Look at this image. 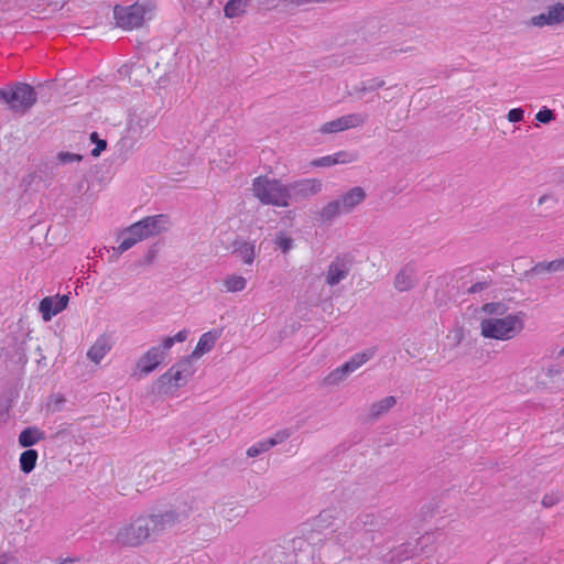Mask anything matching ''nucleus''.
Here are the masks:
<instances>
[{
  "label": "nucleus",
  "instance_id": "1",
  "mask_svg": "<svg viewBox=\"0 0 564 564\" xmlns=\"http://www.w3.org/2000/svg\"><path fill=\"white\" fill-rule=\"evenodd\" d=\"M479 328L484 338L501 341L511 340L524 329V313L518 312L505 317L482 318Z\"/></svg>",
  "mask_w": 564,
  "mask_h": 564
},
{
  "label": "nucleus",
  "instance_id": "2",
  "mask_svg": "<svg viewBox=\"0 0 564 564\" xmlns=\"http://www.w3.org/2000/svg\"><path fill=\"white\" fill-rule=\"evenodd\" d=\"M364 187L355 186L336 199L330 200L316 213V219L322 224H330L340 215L352 213L366 199Z\"/></svg>",
  "mask_w": 564,
  "mask_h": 564
},
{
  "label": "nucleus",
  "instance_id": "3",
  "mask_svg": "<svg viewBox=\"0 0 564 564\" xmlns=\"http://www.w3.org/2000/svg\"><path fill=\"white\" fill-rule=\"evenodd\" d=\"M121 490L128 495L130 487H134L137 492H143L151 488L156 481V466L152 463L137 462L127 468L120 470Z\"/></svg>",
  "mask_w": 564,
  "mask_h": 564
},
{
  "label": "nucleus",
  "instance_id": "4",
  "mask_svg": "<svg viewBox=\"0 0 564 564\" xmlns=\"http://www.w3.org/2000/svg\"><path fill=\"white\" fill-rule=\"evenodd\" d=\"M252 192L263 205L288 207L286 185L280 180L258 176L252 181Z\"/></svg>",
  "mask_w": 564,
  "mask_h": 564
},
{
  "label": "nucleus",
  "instance_id": "5",
  "mask_svg": "<svg viewBox=\"0 0 564 564\" xmlns=\"http://www.w3.org/2000/svg\"><path fill=\"white\" fill-rule=\"evenodd\" d=\"M153 8L150 1H137L126 7L117 4L113 8L116 24L127 31L141 28Z\"/></svg>",
  "mask_w": 564,
  "mask_h": 564
},
{
  "label": "nucleus",
  "instance_id": "6",
  "mask_svg": "<svg viewBox=\"0 0 564 564\" xmlns=\"http://www.w3.org/2000/svg\"><path fill=\"white\" fill-rule=\"evenodd\" d=\"M194 372L195 370L191 357H184L159 377V392L167 394L184 387L193 377Z\"/></svg>",
  "mask_w": 564,
  "mask_h": 564
},
{
  "label": "nucleus",
  "instance_id": "7",
  "mask_svg": "<svg viewBox=\"0 0 564 564\" xmlns=\"http://www.w3.org/2000/svg\"><path fill=\"white\" fill-rule=\"evenodd\" d=\"M37 100L35 89L26 83H14L8 89L7 104L9 109L17 113L28 112Z\"/></svg>",
  "mask_w": 564,
  "mask_h": 564
},
{
  "label": "nucleus",
  "instance_id": "8",
  "mask_svg": "<svg viewBox=\"0 0 564 564\" xmlns=\"http://www.w3.org/2000/svg\"><path fill=\"white\" fill-rule=\"evenodd\" d=\"M154 532L148 517H140L129 525L122 528L117 540L127 546H138L147 541Z\"/></svg>",
  "mask_w": 564,
  "mask_h": 564
},
{
  "label": "nucleus",
  "instance_id": "9",
  "mask_svg": "<svg viewBox=\"0 0 564 564\" xmlns=\"http://www.w3.org/2000/svg\"><path fill=\"white\" fill-rule=\"evenodd\" d=\"M322 189L323 183L318 178H304L290 183L286 185V191L289 194L288 206L291 204V202L308 199L319 194Z\"/></svg>",
  "mask_w": 564,
  "mask_h": 564
},
{
  "label": "nucleus",
  "instance_id": "10",
  "mask_svg": "<svg viewBox=\"0 0 564 564\" xmlns=\"http://www.w3.org/2000/svg\"><path fill=\"white\" fill-rule=\"evenodd\" d=\"M367 119L368 116L366 113H348L332 121L325 122L319 127L318 131L322 134L337 133L361 127L366 123Z\"/></svg>",
  "mask_w": 564,
  "mask_h": 564
},
{
  "label": "nucleus",
  "instance_id": "11",
  "mask_svg": "<svg viewBox=\"0 0 564 564\" xmlns=\"http://www.w3.org/2000/svg\"><path fill=\"white\" fill-rule=\"evenodd\" d=\"M167 223L166 215L148 216L132 224V232L138 234V238L144 240L165 231Z\"/></svg>",
  "mask_w": 564,
  "mask_h": 564
},
{
  "label": "nucleus",
  "instance_id": "12",
  "mask_svg": "<svg viewBox=\"0 0 564 564\" xmlns=\"http://www.w3.org/2000/svg\"><path fill=\"white\" fill-rule=\"evenodd\" d=\"M164 351L161 347H151L144 352L135 365V371L132 373L137 379H141L154 371L164 361Z\"/></svg>",
  "mask_w": 564,
  "mask_h": 564
},
{
  "label": "nucleus",
  "instance_id": "13",
  "mask_svg": "<svg viewBox=\"0 0 564 564\" xmlns=\"http://www.w3.org/2000/svg\"><path fill=\"white\" fill-rule=\"evenodd\" d=\"M563 368L557 364H551L542 370L541 377L536 380L538 389L558 391L563 386Z\"/></svg>",
  "mask_w": 564,
  "mask_h": 564
},
{
  "label": "nucleus",
  "instance_id": "14",
  "mask_svg": "<svg viewBox=\"0 0 564 564\" xmlns=\"http://www.w3.org/2000/svg\"><path fill=\"white\" fill-rule=\"evenodd\" d=\"M68 301L69 297L66 294L46 296L42 299L39 304V311L42 314V318L45 322L51 321L55 315H57L58 313L66 308Z\"/></svg>",
  "mask_w": 564,
  "mask_h": 564
},
{
  "label": "nucleus",
  "instance_id": "15",
  "mask_svg": "<svg viewBox=\"0 0 564 564\" xmlns=\"http://www.w3.org/2000/svg\"><path fill=\"white\" fill-rule=\"evenodd\" d=\"M350 262L345 258L336 257L328 265L325 274V283L335 286L345 280L350 272Z\"/></svg>",
  "mask_w": 564,
  "mask_h": 564
},
{
  "label": "nucleus",
  "instance_id": "16",
  "mask_svg": "<svg viewBox=\"0 0 564 564\" xmlns=\"http://www.w3.org/2000/svg\"><path fill=\"white\" fill-rule=\"evenodd\" d=\"M231 253L239 258L243 264L251 265L256 259V246L253 242L235 239Z\"/></svg>",
  "mask_w": 564,
  "mask_h": 564
},
{
  "label": "nucleus",
  "instance_id": "17",
  "mask_svg": "<svg viewBox=\"0 0 564 564\" xmlns=\"http://www.w3.org/2000/svg\"><path fill=\"white\" fill-rule=\"evenodd\" d=\"M557 272H564V257L551 261L538 262L527 271V275L543 276L545 274H554Z\"/></svg>",
  "mask_w": 564,
  "mask_h": 564
},
{
  "label": "nucleus",
  "instance_id": "18",
  "mask_svg": "<svg viewBox=\"0 0 564 564\" xmlns=\"http://www.w3.org/2000/svg\"><path fill=\"white\" fill-rule=\"evenodd\" d=\"M148 518L154 534H159L164 530L172 528L178 521V514L172 510L160 514H151Z\"/></svg>",
  "mask_w": 564,
  "mask_h": 564
},
{
  "label": "nucleus",
  "instance_id": "19",
  "mask_svg": "<svg viewBox=\"0 0 564 564\" xmlns=\"http://www.w3.org/2000/svg\"><path fill=\"white\" fill-rule=\"evenodd\" d=\"M416 284L415 269L406 264L404 265L394 278L393 285L399 292H406L412 290Z\"/></svg>",
  "mask_w": 564,
  "mask_h": 564
},
{
  "label": "nucleus",
  "instance_id": "20",
  "mask_svg": "<svg viewBox=\"0 0 564 564\" xmlns=\"http://www.w3.org/2000/svg\"><path fill=\"white\" fill-rule=\"evenodd\" d=\"M126 74L134 85H142L150 79V67L143 61L138 59L130 64Z\"/></svg>",
  "mask_w": 564,
  "mask_h": 564
},
{
  "label": "nucleus",
  "instance_id": "21",
  "mask_svg": "<svg viewBox=\"0 0 564 564\" xmlns=\"http://www.w3.org/2000/svg\"><path fill=\"white\" fill-rule=\"evenodd\" d=\"M382 525V519L372 512H361L355 519V527H362L365 532L377 531Z\"/></svg>",
  "mask_w": 564,
  "mask_h": 564
},
{
  "label": "nucleus",
  "instance_id": "22",
  "mask_svg": "<svg viewBox=\"0 0 564 564\" xmlns=\"http://www.w3.org/2000/svg\"><path fill=\"white\" fill-rule=\"evenodd\" d=\"M217 338H218V335H217L216 332L204 333L200 336V338H199L195 349L193 350L192 355L189 356L191 359L199 358L204 354L210 351L213 349V347L215 346V344L217 341Z\"/></svg>",
  "mask_w": 564,
  "mask_h": 564
},
{
  "label": "nucleus",
  "instance_id": "23",
  "mask_svg": "<svg viewBox=\"0 0 564 564\" xmlns=\"http://www.w3.org/2000/svg\"><path fill=\"white\" fill-rule=\"evenodd\" d=\"M111 346L108 337L100 336L94 343V345L88 349L87 357L94 361L95 364H99L100 360L106 356V354L110 350Z\"/></svg>",
  "mask_w": 564,
  "mask_h": 564
},
{
  "label": "nucleus",
  "instance_id": "24",
  "mask_svg": "<svg viewBox=\"0 0 564 564\" xmlns=\"http://www.w3.org/2000/svg\"><path fill=\"white\" fill-rule=\"evenodd\" d=\"M397 403V399L393 395L386 397L377 402H373L369 408V416L371 420H378Z\"/></svg>",
  "mask_w": 564,
  "mask_h": 564
},
{
  "label": "nucleus",
  "instance_id": "25",
  "mask_svg": "<svg viewBox=\"0 0 564 564\" xmlns=\"http://www.w3.org/2000/svg\"><path fill=\"white\" fill-rule=\"evenodd\" d=\"M45 438L44 432L35 426L24 429L19 435V444L22 447H31Z\"/></svg>",
  "mask_w": 564,
  "mask_h": 564
},
{
  "label": "nucleus",
  "instance_id": "26",
  "mask_svg": "<svg viewBox=\"0 0 564 564\" xmlns=\"http://www.w3.org/2000/svg\"><path fill=\"white\" fill-rule=\"evenodd\" d=\"M248 0H228L224 7V14L228 19L241 17L246 13Z\"/></svg>",
  "mask_w": 564,
  "mask_h": 564
},
{
  "label": "nucleus",
  "instance_id": "27",
  "mask_svg": "<svg viewBox=\"0 0 564 564\" xmlns=\"http://www.w3.org/2000/svg\"><path fill=\"white\" fill-rule=\"evenodd\" d=\"M226 292H241L247 286V280L242 275L230 274L223 280Z\"/></svg>",
  "mask_w": 564,
  "mask_h": 564
},
{
  "label": "nucleus",
  "instance_id": "28",
  "mask_svg": "<svg viewBox=\"0 0 564 564\" xmlns=\"http://www.w3.org/2000/svg\"><path fill=\"white\" fill-rule=\"evenodd\" d=\"M37 452L35 449H26L20 456V468L23 473L30 474L36 465Z\"/></svg>",
  "mask_w": 564,
  "mask_h": 564
},
{
  "label": "nucleus",
  "instance_id": "29",
  "mask_svg": "<svg viewBox=\"0 0 564 564\" xmlns=\"http://www.w3.org/2000/svg\"><path fill=\"white\" fill-rule=\"evenodd\" d=\"M351 372L345 364L330 371L324 379L326 386H336L344 381Z\"/></svg>",
  "mask_w": 564,
  "mask_h": 564
},
{
  "label": "nucleus",
  "instance_id": "30",
  "mask_svg": "<svg viewBox=\"0 0 564 564\" xmlns=\"http://www.w3.org/2000/svg\"><path fill=\"white\" fill-rule=\"evenodd\" d=\"M138 234L132 232V225L123 232V238L120 245L118 246L117 250L118 252L122 253L130 248H132L137 242L141 241L142 239L138 238Z\"/></svg>",
  "mask_w": 564,
  "mask_h": 564
},
{
  "label": "nucleus",
  "instance_id": "31",
  "mask_svg": "<svg viewBox=\"0 0 564 564\" xmlns=\"http://www.w3.org/2000/svg\"><path fill=\"white\" fill-rule=\"evenodd\" d=\"M373 351H364L354 355L348 361L345 362L348 366L350 372H354L364 364H366L370 358H372Z\"/></svg>",
  "mask_w": 564,
  "mask_h": 564
},
{
  "label": "nucleus",
  "instance_id": "32",
  "mask_svg": "<svg viewBox=\"0 0 564 564\" xmlns=\"http://www.w3.org/2000/svg\"><path fill=\"white\" fill-rule=\"evenodd\" d=\"M187 336H188V332L186 329L180 330L176 335L164 338V340L162 341V344L159 347L162 348V350L164 351V355H165L166 351L176 341L177 343H183V341H185L187 339Z\"/></svg>",
  "mask_w": 564,
  "mask_h": 564
},
{
  "label": "nucleus",
  "instance_id": "33",
  "mask_svg": "<svg viewBox=\"0 0 564 564\" xmlns=\"http://www.w3.org/2000/svg\"><path fill=\"white\" fill-rule=\"evenodd\" d=\"M383 86H384V80L379 79V78H373L369 82L368 85H366L365 83H361L360 85L355 86L354 89H355L356 94H358L359 96H362L367 91H373L379 88H382Z\"/></svg>",
  "mask_w": 564,
  "mask_h": 564
},
{
  "label": "nucleus",
  "instance_id": "34",
  "mask_svg": "<svg viewBox=\"0 0 564 564\" xmlns=\"http://www.w3.org/2000/svg\"><path fill=\"white\" fill-rule=\"evenodd\" d=\"M507 311V307L503 303H499V302H490V303H486L481 306V312L488 314V315H494L495 317H498V316H501L506 313Z\"/></svg>",
  "mask_w": 564,
  "mask_h": 564
},
{
  "label": "nucleus",
  "instance_id": "35",
  "mask_svg": "<svg viewBox=\"0 0 564 564\" xmlns=\"http://www.w3.org/2000/svg\"><path fill=\"white\" fill-rule=\"evenodd\" d=\"M274 243L283 253H288L293 248L294 240L281 231L276 234Z\"/></svg>",
  "mask_w": 564,
  "mask_h": 564
},
{
  "label": "nucleus",
  "instance_id": "36",
  "mask_svg": "<svg viewBox=\"0 0 564 564\" xmlns=\"http://www.w3.org/2000/svg\"><path fill=\"white\" fill-rule=\"evenodd\" d=\"M243 514H245V509L242 506L225 507L221 510L223 518L228 521H234L238 518H241Z\"/></svg>",
  "mask_w": 564,
  "mask_h": 564
},
{
  "label": "nucleus",
  "instance_id": "37",
  "mask_svg": "<svg viewBox=\"0 0 564 564\" xmlns=\"http://www.w3.org/2000/svg\"><path fill=\"white\" fill-rule=\"evenodd\" d=\"M549 13L551 14V19L553 20L554 24H561L564 23V4L557 2L554 6H550L547 8Z\"/></svg>",
  "mask_w": 564,
  "mask_h": 564
},
{
  "label": "nucleus",
  "instance_id": "38",
  "mask_svg": "<svg viewBox=\"0 0 564 564\" xmlns=\"http://www.w3.org/2000/svg\"><path fill=\"white\" fill-rule=\"evenodd\" d=\"M270 448V446L268 445L267 441L263 440L261 442H258L256 443L254 445L250 446L246 454L248 457L250 458H253V457H257L265 452H268Z\"/></svg>",
  "mask_w": 564,
  "mask_h": 564
},
{
  "label": "nucleus",
  "instance_id": "39",
  "mask_svg": "<svg viewBox=\"0 0 564 564\" xmlns=\"http://www.w3.org/2000/svg\"><path fill=\"white\" fill-rule=\"evenodd\" d=\"M549 17H551L549 11L546 13L534 15L530 19V24L538 28H543L545 25H555L553 20Z\"/></svg>",
  "mask_w": 564,
  "mask_h": 564
},
{
  "label": "nucleus",
  "instance_id": "40",
  "mask_svg": "<svg viewBox=\"0 0 564 564\" xmlns=\"http://www.w3.org/2000/svg\"><path fill=\"white\" fill-rule=\"evenodd\" d=\"M56 159L61 164H69L73 162H80L83 160V155L68 151H61L57 153Z\"/></svg>",
  "mask_w": 564,
  "mask_h": 564
},
{
  "label": "nucleus",
  "instance_id": "41",
  "mask_svg": "<svg viewBox=\"0 0 564 564\" xmlns=\"http://www.w3.org/2000/svg\"><path fill=\"white\" fill-rule=\"evenodd\" d=\"M290 436H291V433L289 430H280L272 437L267 438L265 441H267L268 445L270 446V448H272L275 445L283 443Z\"/></svg>",
  "mask_w": 564,
  "mask_h": 564
},
{
  "label": "nucleus",
  "instance_id": "42",
  "mask_svg": "<svg viewBox=\"0 0 564 564\" xmlns=\"http://www.w3.org/2000/svg\"><path fill=\"white\" fill-rule=\"evenodd\" d=\"M354 538L355 536L347 529H345L344 531H340L336 534V542L341 546L351 550L354 547V544L351 543Z\"/></svg>",
  "mask_w": 564,
  "mask_h": 564
},
{
  "label": "nucleus",
  "instance_id": "43",
  "mask_svg": "<svg viewBox=\"0 0 564 564\" xmlns=\"http://www.w3.org/2000/svg\"><path fill=\"white\" fill-rule=\"evenodd\" d=\"M333 155H334V159H336V164L352 163V162L357 161V159H358V155L356 153L347 152V151H339Z\"/></svg>",
  "mask_w": 564,
  "mask_h": 564
},
{
  "label": "nucleus",
  "instance_id": "44",
  "mask_svg": "<svg viewBox=\"0 0 564 564\" xmlns=\"http://www.w3.org/2000/svg\"><path fill=\"white\" fill-rule=\"evenodd\" d=\"M535 119L541 123H549L554 119V113L552 110L544 108L535 115Z\"/></svg>",
  "mask_w": 564,
  "mask_h": 564
},
{
  "label": "nucleus",
  "instance_id": "45",
  "mask_svg": "<svg viewBox=\"0 0 564 564\" xmlns=\"http://www.w3.org/2000/svg\"><path fill=\"white\" fill-rule=\"evenodd\" d=\"M524 111L521 108H513L509 110L507 118L510 122H520L523 120Z\"/></svg>",
  "mask_w": 564,
  "mask_h": 564
},
{
  "label": "nucleus",
  "instance_id": "46",
  "mask_svg": "<svg viewBox=\"0 0 564 564\" xmlns=\"http://www.w3.org/2000/svg\"><path fill=\"white\" fill-rule=\"evenodd\" d=\"M314 166H332L336 165V159H334V155H327L319 159H316L312 162Z\"/></svg>",
  "mask_w": 564,
  "mask_h": 564
},
{
  "label": "nucleus",
  "instance_id": "47",
  "mask_svg": "<svg viewBox=\"0 0 564 564\" xmlns=\"http://www.w3.org/2000/svg\"><path fill=\"white\" fill-rule=\"evenodd\" d=\"M65 402V398L62 394L53 395L48 402V406H52L53 411H61Z\"/></svg>",
  "mask_w": 564,
  "mask_h": 564
},
{
  "label": "nucleus",
  "instance_id": "48",
  "mask_svg": "<svg viewBox=\"0 0 564 564\" xmlns=\"http://www.w3.org/2000/svg\"><path fill=\"white\" fill-rule=\"evenodd\" d=\"M107 148V141L104 139H99L96 142V147L91 150V155L97 158L100 153Z\"/></svg>",
  "mask_w": 564,
  "mask_h": 564
},
{
  "label": "nucleus",
  "instance_id": "49",
  "mask_svg": "<svg viewBox=\"0 0 564 564\" xmlns=\"http://www.w3.org/2000/svg\"><path fill=\"white\" fill-rule=\"evenodd\" d=\"M0 564H20L19 560L12 554H1Z\"/></svg>",
  "mask_w": 564,
  "mask_h": 564
},
{
  "label": "nucleus",
  "instance_id": "50",
  "mask_svg": "<svg viewBox=\"0 0 564 564\" xmlns=\"http://www.w3.org/2000/svg\"><path fill=\"white\" fill-rule=\"evenodd\" d=\"M347 530L354 535V536H357L359 534H361L362 532H365L364 528L362 527H355V519L349 523V525L347 527Z\"/></svg>",
  "mask_w": 564,
  "mask_h": 564
},
{
  "label": "nucleus",
  "instance_id": "51",
  "mask_svg": "<svg viewBox=\"0 0 564 564\" xmlns=\"http://www.w3.org/2000/svg\"><path fill=\"white\" fill-rule=\"evenodd\" d=\"M549 200L556 202V198L552 194H550V193L544 194V195L539 197L538 205L541 206V205L545 204Z\"/></svg>",
  "mask_w": 564,
  "mask_h": 564
},
{
  "label": "nucleus",
  "instance_id": "52",
  "mask_svg": "<svg viewBox=\"0 0 564 564\" xmlns=\"http://www.w3.org/2000/svg\"><path fill=\"white\" fill-rule=\"evenodd\" d=\"M486 288V283H475L474 285L470 286L469 289V293H476L478 291H481Z\"/></svg>",
  "mask_w": 564,
  "mask_h": 564
},
{
  "label": "nucleus",
  "instance_id": "53",
  "mask_svg": "<svg viewBox=\"0 0 564 564\" xmlns=\"http://www.w3.org/2000/svg\"><path fill=\"white\" fill-rule=\"evenodd\" d=\"M542 505L544 507H552L554 505V500L552 499V497H549V496H545L543 499H542Z\"/></svg>",
  "mask_w": 564,
  "mask_h": 564
},
{
  "label": "nucleus",
  "instance_id": "54",
  "mask_svg": "<svg viewBox=\"0 0 564 564\" xmlns=\"http://www.w3.org/2000/svg\"><path fill=\"white\" fill-rule=\"evenodd\" d=\"M154 258H155V250L154 249L149 250L148 254L145 256V261L148 263H151Z\"/></svg>",
  "mask_w": 564,
  "mask_h": 564
},
{
  "label": "nucleus",
  "instance_id": "55",
  "mask_svg": "<svg viewBox=\"0 0 564 564\" xmlns=\"http://www.w3.org/2000/svg\"><path fill=\"white\" fill-rule=\"evenodd\" d=\"M8 89H0V100L7 104Z\"/></svg>",
  "mask_w": 564,
  "mask_h": 564
},
{
  "label": "nucleus",
  "instance_id": "56",
  "mask_svg": "<svg viewBox=\"0 0 564 564\" xmlns=\"http://www.w3.org/2000/svg\"><path fill=\"white\" fill-rule=\"evenodd\" d=\"M90 140H91V142L96 143L99 140L98 133L97 132H93L90 134Z\"/></svg>",
  "mask_w": 564,
  "mask_h": 564
},
{
  "label": "nucleus",
  "instance_id": "57",
  "mask_svg": "<svg viewBox=\"0 0 564 564\" xmlns=\"http://www.w3.org/2000/svg\"><path fill=\"white\" fill-rule=\"evenodd\" d=\"M560 356H564V348H562L558 352Z\"/></svg>",
  "mask_w": 564,
  "mask_h": 564
},
{
  "label": "nucleus",
  "instance_id": "58",
  "mask_svg": "<svg viewBox=\"0 0 564 564\" xmlns=\"http://www.w3.org/2000/svg\"><path fill=\"white\" fill-rule=\"evenodd\" d=\"M561 174H562V177L564 180V169L562 170Z\"/></svg>",
  "mask_w": 564,
  "mask_h": 564
}]
</instances>
